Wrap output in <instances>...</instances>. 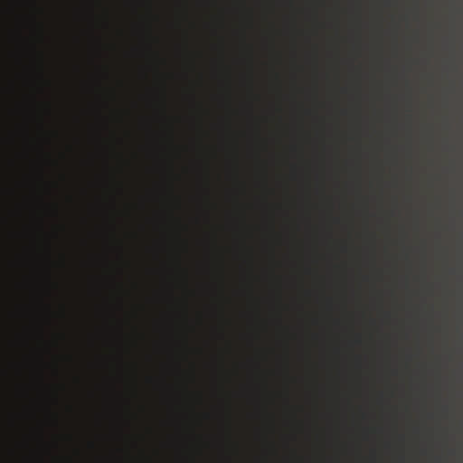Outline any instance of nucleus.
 Returning a JSON list of instances; mask_svg holds the SVG:
<instances>
[{
	"mask_svg": "<svg viewBox=\"0 0 463 463\" xmlns=\"http://www.w3.org/2000/svg\"><path fill=\"white\" fill-rule=\"evenodd\" d=\"M5 195H2V377L5 376H184V373L163 374H139V373H114V374H61V373H8L6 365L5 345Z\"/></svg>",
	"mask_w": 463,
	"mask_h": 463,
	"instance_id": "nucleus-1",
	"label": "nucleus"
},
{
	"mask_svg": "<svg viewBox=\"0 0 463 463\" xmlns=\"http://www.w3.org/2000/svg\"><path fill=\"white\" fill-rule=\"evenodd\" d=\"M18 351L26 357L39 356L50 354L60 348L58 343H49L40 332L24 330L17 339Z\"/></svg>",
	"mask_w": 463,
	"mask_h": 463,
	"instance_id": "nucleus-2",
	"label": "nucleus"
},
{
	"mask_svg": "<svg viewBox=\"0 0 463 463\" xmlns=\"http://www.w3.org/2000/svg\"><path fill=\"white\" fill-rule=\"evenodd\" d=\"M36 404V399L30 393L24 392L21 394L19 399V405L21 411L20 418L23 422H26L34 417Z\"/></svg>",
	"mask_w": 463,
	"mask_h": 463,
	"instance_id": "nucleus-3",
	"label": "nucleus"
},
{
	"mask_svg": "<svg viewBox=\"0 0 463 463\" xmlns=\"http://www.w3.org/2000/svg\"><path fill=\"white\" fill-rule=\"evenodd\" d=\"M22 43H23V46L24 47V51H26V52H29L33 57L37 54L34 43H33L32 42H29L24 37H22Z\"/></svg>",
	"mask_w": 463,
	"mask_h": 463,
	"instance_id": "nucleus-4",
	"label": "nucleus"
},
{
	"mask_svg": "<svg viewBox=\"0 0 463 463\" xmlns=\"http://www.w3.org/2000/svg\"><path fill=\"white\" fill-rule=\"evenodd\" d=\"M23 22L26 24H30L31 26H33V28L36 26L37 23H36V19H35V16L34 14L33 15H30L28 18H24L23 17Z\"/></svg>",
	"mask_w": 463,
	"mask_h": 463,
	"instance_id": "nucleus-5",
	"label": "nucleus"
},
{
	"mask_svg": "<svg viewBox=\"0 0 463 463\" xmlns=\"http://www.w3.org/2000/svg\"><path fill=\"white\" fill-rule=\"evenodd\" d=\"M23 4H26L30 5V7L34 11L37 8L36 0H22Z\"/></svg>",
	"mask_w": 463,
	"mask_h": 463,
	"instance_id": "nucleus-6",
	"label": "nucleus"
},
{
	"mask_svg": "<svg viewBox=\"0 0 463 463\" xmlns=\"http://www.w3.org/2000/svg\"><path fill=\"white\" fill-rule=\"evenodd\" d=\"M23 135L24 137V139L26 140V143H28L30 141V136H29V129H28V126H24V128H23Z\"/></svg>",
	"mask_w": 463,
	"mask_h": 463,
	"instance_id": "nucleus-7",
	"label": "nucleus"
},
{
	"mask_svg": "<svg viewBox=\"0 0 463 463\" xmlns=\"http://www.w3.org/2000/svg\"><path fill=\"white\" fill-rule=\"evenodd\" d=\"M22 445L26 449L29 447V437L27 435L24 436Z\"/></svg>",
	"mask_w": 463,
	"mask_h": 463,
	"instance_id": "nucleus-8",
	"label": "nucleus"
},
{
	"mask_svg": "<svg viewBox=\"0 0 463 463\" xmlns=\"http://www.w3.org/2000/svg\"><path fill=\"white\" fill-rule=\"evenodd\" d=\"M355 343H356V344H360V343H361V337H357V338L355 339Z\"/></svg>",
	"mask_w": 463,
	"mask_h": 463,
	"instance_id": "nucleus-9",
	"label": "nucleus"
}]
</instances>
